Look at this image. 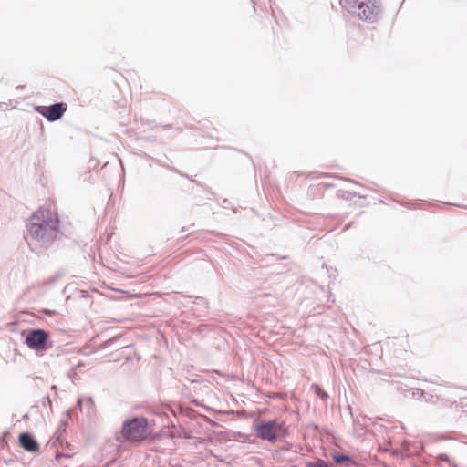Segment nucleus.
Segmentation results:
<instances>
[{
  "label": "nucleus",
  "mask_w": 467,
  "mask_h": 467,
  "mask_svg": "<svg viewBox=\"0 0 467 467\" xmlns=\"http://www.w3.org/2000/svg\"><path fill=\"white\" fill-rule=\"evenodd\" d=\"M59 225L57 214L50 209H39L30 218L28 232L32 238L47 240L55 234Z\"/></svg>",
  "instance_id": "f257e3e1"
},
{
  "label": "nucleus",
  "mask_w": 467,
  "mask_h": 467,
  "mask_svg": "<svg viewBox=\"0 0 467 467\" xmlns=\"http://www.w3.org/2000/svg\"><path fill=\"white\" fill-rule=\"evenodd\" d=\"M340 4L348 13L363 21L376 22L381 14L379 0H340Z\"/></svg>",
  "instance_id": "f03ea898"
},
{
  "label": "nucleus",
  "mask_w": 467,
  "mask_h": 467,
  "mask_svg": "<svg viewBox=\"0 0 467 467\" xmlns=\"http://www.w3.org/2000/svg\"><path fill=\"white\" fill-rule=\"evenodd\" d=\"M253 429L258 438L269 442H275L276 440L287 435L284 423L275 420L256 421L254 423Z\"/></svg>",
  "instance_id": "7ed1b4c3"
},
{
  "label": "nucleus",
  "mask_w": 467,
  "mask_h": 467,
  "mask_svg": "<svg viewBox=\"0 0 467 467\" xmlns=\"http://www.w3.org/2000/svg\"><path fill=\"white\" fill-rule=\"evenodd\" d=\"M121 433L126 440L132 442L147 439L150 433L147 419L141 417L125 421Z\"/></svg>",
  "instance_id": "20e7f679"
},
{
  "label": "nucleus",
  "mask_w": 467,
  "mask_h": 467,
  "mask_svg": "<svg viewBox=\"0 0 467 467\" xmlns=\"http://www.w3.org/2000/svg\"><path fill=\"white\" fill-rule=\"evenodd\" d=\"M49 336L48 333L42 329H35L28 333L26 343V345L35 350H45L47 349V341Z\"/></svg>",
  "instance_id": "39448f33"
},
{
  "label": "nucleus",
  "mask_w": 467,
  "mask_h": 467,
  "mask_svg": "<svg viewBox=\"0 0 467 467\" xmlns=\"http://www.w3.org/2000/svg\"><path fill=\"white\" fill-rule=\"evenodd\" d=\"M67 104L60 102L51 106L42 107L39 109V112L49 121H55L63 116V114L67 111Z\"/></svg>",
  "instance_id": "423d86ee"
},
{
  "label": "nucleus",
  "mask_w": 467,
  "mask_h": 467,
  "mask_svg": "<svg viewBox=\"0 0 467 467\" xmlns=\"http://www.w3.org/2000/svg\"><path fill=\"white\" fill-rule=\"evenodd\" d=\"M19 442L27 451L36 452L39 451V444L29 433H21L19 435Z\"/></svg>",
  "instance_id": "0eeeda50"
},
{
  "label": "nucleus",
  "mask_w": 467,
  "mask_h": 467,
  "mask_svg": "<svg viewBox=\"0 0 467 467\" xmlns=\"http://www.w3.org/2000/svg\"><path fill=\"white\" fill-rule=\"evenodd\" d=\"M314 389L317 395L319 396L321 399L326 400L327 398V394L324 390H322L319 386L315 385Z\"/></svg>",
  "instance_id": "6e6552de"
},
{
  "label": "nucleus",
  "mask_w": 467,
  "mask_h": 467,
  "mask_svg": "<svg viewBox=\"0 0 467 467\" xmlns=\"http://www.w3.org/2000/svg\"><path fill=\"white\" fill-rule=\"evenodd\" d=\"M348 460H349V457L346 456V455L338 454V455H335L334 456V461L337 463H342V462H347Z\"/></svg>",
  "instance_id": "1a4fd4ad"
},
{
  "label": "nucleus",
  "mask_w": 467,
  "mask_h": 467,
  "mask_svg": "<svg viewBox=\"0 0 467 467\" xmlns=\"http://www.w3.org/2000/svg\"><path fill=\"white\" fill-rule=\"evenodd\" d=\"M306 467H328L324 461H317L316 462L307 463Z\"/></svg>",
  "instance_id": "9d476101"
},
{
  "label": "nucleus",
  "mask_w": 467,
  "mask_h": 467,
  "mask_svg": "<svg viewBox=\"0 0 467 467\" xmlns=\"http://www.w3.org/2000/svg\"><path fill=\"white\" fill-rule=\"evenodd\" d=\"M69 457H70L69 455H66V454H57L56 460L59 461L61 458H69Z\"/></svg>",
  "instance_id": "9b49d317"
}]
</instances>
